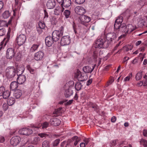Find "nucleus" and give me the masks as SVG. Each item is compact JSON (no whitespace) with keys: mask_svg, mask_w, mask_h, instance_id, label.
<instances>
[{"mask_svg":"<svg viewBox=\"0 0 147 147\" xmlns=\"http://www.w3.org/2000/svg\"><path fill=\"white\" fill-rule=\"evenodd\" d=\"M5 90V87L3 86H0V96H2Z\"/></svg>","mask_w":147,"mask_h":147,"instance_id":"49530a36","label":"nucleus"},{"mask_svg":"<svg viewBox=\"0 0 147 147\" xmlns=\"http://www.w3.org/2000/svg\"><path fill=\"white\" fill-rule=\"evenodd\" d=\"M49 125V123L47 122H45L42 124H39L38 125L33 124L32 125V127L34 128V129H35L36 132H37L38 129L41 126L42 128H46L48 127Z\"/></svg>","mask_w":147,"mask_h":147,"instance_id":"0eeeda50","label":"nucleus"},{"mask_svg":"<svg viewBox=\"0 0 147 147\" xmlns=\"http://www.w3.org/2000/svg\"><path fill=\"white\" fill-rule=\"evenodd\" d=\"M117 37L116 34L114 32L108 33L106 36V38L108 42L113 41L116 39Z\"/></svg>","mask_w":147,"mask_h":147,"instance_id":"9d476101","label":"nucleus"},{"mask_svg":"<svg viewBox=\"0 0 147 147\" xmlns=\"http://www.w3.org/2000/svg\"><path fill=\"white\" fill-rule=\"evenodd\" d=\"M54 41L53 38L50 36H47L45 39L46 44L48 47L51 46L53 44Z\"/></svg>","mask_w":147,"mask_h":147,"instance_id":"6ab92c4d","label":"nucleus"},{"mask_svg":"<svg viewBox=\"0 0 147 147\" xmlns=\"http://www.w3.org/2000/svg\"><path fill=\"white\" fill-rule=\"evenodd\" d=\"M95 47L96 48H106L109 46V42L105 38L98 39L95 41Z\"/></svg>","mask_w":147,"mask_h":147,"instance_id":"f03ea898","label":"nucleus"},{"mask_svg":"<svg viewBox=\"0 0 147 147\" xmlns=\"http://www.w3.org/2000/svg\"><path fill=\"white\" fill-rule=\"evenodd\" d=\"M63 15L65 16L66 18H67L69 17L71 15V11L69 10L66 9L63 12Z\"/></svg>","mask_w":147,"mask_h":147,"instance_id":"473e14b6","label":"nucleus"},{"mask_svg":"<svg viewBox=\"0 0 147 147\" xmlns=\"http://www.w3.org/2000/svg\"><path fill=\"white\" fill-rule=\"evenodd\" d=\"M26 37L24 34H21L17 37L16 40L17 44L18 45L21 46L25 43Z\"/></svg>","mask_w":147,"mask_h":147,"instance_id":"20e7f679","label":"nucleus"},{"mask_svg":"<svg viewBox=\"0 0 147 147\" xmlns=\"http://www.w3.org/2000/svg\"><path fill=\"white\" fill-rule=\"evenodd\" d=\"M127 33H130L131 32L134 30L135 29V27L131 24H128L127 26Z\"/></svg>","mask_w":147,"mask_h":147,"instance_id":"bb28decb","label":"nucleus"},{"mask_svg":"<svg viewBox=\"0 0 147 147\" xmlns=\"http://www.w3.org/2000/svg\"><path fill=\"white\" fill-rule=\"evenodd\" d=\"M31 125L32 129L29 128H23L20 129L19 131V134L22 135L28 136L32 134V133L34 132V134H36L37 132L36 131L35 129H34V128L32 127Z\"/></svg>","mask_w":147,"mask_h":147,"instance_id":"7ed1b4c3","label":"nucleus"},{"mask_svg":"<svg viewBox=\"0 0 147 147\" xmlns=\"http://www.w3.org/2000/svg\"><path fill=\"white\" fill-rule=\"evenodd\" d=\"M26 68L31 74H34L36 72V69L35 68V69L33 68L29 65L27 66Z\"/></svg>","mask_w":147,"mask_h":147,"instance_id":"c85d7f7f","label":"nucleus"},{"mask_svg":"<svg viewBox=\"0 0 147 147\" xmlns=\"http://www.w3.org/2000/svg\"><path fill=\"white\" fill-rule=\"evenodd\" d=\"M71 141L68 140L67 141H64L61 144V147H72V144L71 143Z\"/></svg>","mask_w":147,"mask_h":147,"instance_id":"5701e85b","label":"nucleus"},{"mask_svg":"<svg viewBox=\"0 0 147 147\" xmlns=\"http://www.w3.org/2000/svg\"><path fill=\"white\" fill-rule=\"evenodd\" d=\"M71 0H63L61 4L62 7L63 6L65 7H69L71 5Z\"/></svg>","mask_w":147,"mask_h":147,"instance_id":"4be33fe9","label":"nucleus"},{"mask_svg":"<svg viewBox=\"0 0 147 147\" xmlns=\"http://www.w3.org/2000/svg\"><path fill=\"white\" fill-rule=\"evenodd\" d=\"M75 88L77 91L80 90L81 88V83L80 82L76 83L75 84Z\"/></svg>","mask_w":147,"mask_h":147,"instance_id":"e433bc0d","label":"nucleus"},{"mask_svg":"<svg viewBox=\"0 0 147 147\" xmlns=\"http://www.w3.org/2000/svg\"><path fill=\"white\" fill-rule=\"evenodd\" d=\"M44 12L45 14L44 19H45L46 18L47 19L48 17L49 16L48 13L45 10H44Z\"/></svg>","mask_w":147,"mask_h":147,"instance_id":"bf43d9fd","label":"nucleus"},{"mask_svg":"<svg viewBox=\"0 0 147 147\" xmlns=\"http://www.w3.org/2000/svg\"><path fill=\"white\" fill-rule=\"evenodd\" d=\"M56 2L55 0H49L47 3V7L49 9L53 8L55 5Z\"/></svg>","mask_w":147,"mask_h":147,"instance_id":"f3484780","label":"nucleus"},{"mask_svg":"<svg viewBox=\"0 0 147 147\" xmlns=\"http://www.w3.org/2000/svg\"><path fill=\"white\" fill-rule=\"evenodd\" d=\"M141 144H142L144 147L147 146V141L143 139H141L140 141Z\"/></svg>","mask_w":147,"mask_h":147,"instance_id":"ea45409f","label":"nucleus"},{"mask_svg":"<svg viewBox=\"0 0 147 147\" xmlns=\"http://www.w3.org/2000/svg\"><path fill=\"white\" fill-rule=\"evenodd\" d=\"M138 62V59L136 58H135L132 61V63L134 64H136Z\"/></svg>","mask_w":147,"mask_h":147,"instance_id":"69168bd1","label":"nucleus"},{"mask_svg":"<svg viewBox=\"0 0 147 147\" xmlns=\"http://www.w3.org/2000/svg\"><path fill=\"white\" fill-rule=\"evenodd\" d=\"M22 95V91L20 90H16L14 94V96L16 98H20Z\"/></svg>","mask_w":147,"mask_h":147,"instance_id":"cd10ccee","label":"nucleus"},{"mask_svg":"<svg viewBox=\"0 0 147 147\" xmlns=\"http://www.w3.org/2000/svg\"><path fill=\"white\" fill-rule=\"evenodd\" d=\"M80 140V138L77 136H74L71 139L69 140L71 141V143L72 145L74 143V146H76Z\"/></svg>","mask_w":147,"mask_h":147,"instance_id":"412c9836","label":"nucleus"},{"mask_svg":"<svg viewBox=\"0 0 147 147\" xmlns=\"http://www.w3.org/2000/svg\"><path fill=\"white\" fill-rule=\"evenodd\" d=\"M75 77L78 78L79 81H83L86 80L88 77L86 74L82 73L80 71H78L76 74Z\"/></svg>","mask_w":147,"mask_h":147,"instance_id":"39448f33","label":"nucleus"},{"mask_svg":"<svg viewBox=\"0 0 147 147\" xmlns=\"http://www.w3.org/2000/svg\"><path fill=\"white\" fill-rule=\"evenodd\" d=\"M43 29H42V28H38L37 29V31L39 34H41L43 32Z\"/></svg>","mask_w":147,"mask_h":147,"instance_id":"680f3d73","label":"nucleus"},{"mask_svg":"<svg viewBox=\"0 0 147 147\" xmlns=\"http://www.w3.org/2000/svg\"><path fill=\"white\" fill-rule=\"evenodd\" d=\"M126 51H128L131 50L133 48V46L132 45H127L123 47Z\"/></svg>","mask_w":147,"mask_h":147,"instance_id":"4c0bfd02","label":"nucleus"},{"mask_svg":"<svg viewBox=\"0 0 147 147\" xmlns=\"http://www.w3.org/2000/svg\"><path fill=\"white\" fill-rule=\"evenodd\" d=\"M8 104L6 103H5L3 104V109L4 111L6 110L8 108Z\"/></svg>","mask_w":147,"mask_h":147,"instance_id":"4d7b16f0","label":"nucleus"},{"mask_svg":"<svg viewBox=\"0 0 147 147\" xmlns=\"http://www.w3.org/2000/svg\"><path fill=\"white\" fill-rule=\"evenodd\" d=\"M24 70V68L23 66H20L17 69V76L22 75Z\"/></svg>","mask_w":147,"mask_h":147,"instance_id":"a878e982","label":"nucleus"},{"mask_svg":"<svg viewBox=\"0 0 147 147\" xmlns=\"http://www.w3.org/2000/svg\"><path fill=\"white\" fill-rule=\"evenodd\" d=\"M38 135L41 138H46L48 136V134L45 133H40Z\"/></svg>","mask_w":147,"mask_h":147,"instance_id":"603ef678","label":"nucleus"},{"mask_svg":"<svg viewBox=\"0 0 147 147\" xmlns=\"http://www.w3.org/2000/svg\"><path fill=\"white\" fill-rule=\"evenodd\" d=\"M116 140H113L111 142V147L115 146L116 144Z\"/></svg>","mask_w":147,"mask_h":147,"instance_id":"13d9d810","label":"nucleus"},{"mask_svg":"<svg viewBox=\"0 0 147 147\" xmlns=\"http://www.w3.org/2000/svg\"><path fill=\"white\" fill-rule=\"evenodd\" d=\"M61 123V121L59 119L57 118L51 119L50 121V123L51 125L54 126L59 125Z\"/></svg>","mask_w":147,"mask_h":147,"instance_id":"dca6fc26","label":"nucleus"},{"mask_svg":"<svg viewBox=\"0 0 147 147\" xmlns=\"http://www.w3.org/2000/svg\"><path fill=\"white\" fill-rule=\"evenodd\" d=\"M92 83V79H90L88 80L87 82L86 85L87 86H89Z\"/></svg>","mask_w":147,"mask_h":147,"instance_id":"338daca9","label":"nucleus"},{"mask_svg":"<svg viewBox=\"0 0 147 147\" xmlns=\"http://www.w3.org/2000/svg\"><path fill=\"white\" fill-rule=\"evenodd\" d=\"M60 140L59 139L55 140L53 143V145L54 146H56L58 145L60 142Z\"/></svg>","mask_w":147,"mask_h":147,"instance_id":"37998d69","label":"nucleus"},{"mask_svg":"<svg viewBox=\"0 0 147 147\" xmlns=\"http://www.w3.org/2000/svg\"><path fill=\"white\" fill-rule=\"evenodd\" d=\"M83 69L84 71L86 73H91L92 71L91 68L88 66L84 67Z\"/></svg>","mask_w":147,"mask_h":147,"instance_id":"c756f323","label":"nucleus"},{"mask_svg":"<svg viewBox=\"0 0 147 147\" xmlns=\"http://www.w3.org/2000/svg\"><path fill=\"white\" fill-rule=\"evenodd\" d=\"M40 140V139L38 137H35L34 139V141L35 144H37Z\"/></svg>","mask_w":147,"mask_h":147,"instance_id":"6e6d98bb","label":"nucleus"},{"mask_svg":"<svg viewBox=\"0 0 147 147\" xmlns=\"http://www.w3.org/2000/svg\"><path fill=\"white\" fill-rule=\"evenodd\" d=\"M5 31L3 29H0V36H2L5 35Z\"/></svg>","mask_w":147,"mask_h":147,"instance_id":"5fc2aeb1","label":"nucleus"},{"mask_svg":"<svg viewBox=\"0 0 147 147\" xmlns=\"http://www.w3.org/2000/svg\"><path fill=\"white\" fill-rule=\"evenodd\" d=\"M15 55L14 50L12 48H9L7 50L6 57L7 59H10L13 58Z\"/></svg>","mask_w":147,"mask_h":147,"instance_id":"9b49d317","label":"nucleus"},{"mask_svg":"<svg viewBox=\"0 0 147 147\" xmlns=\"http://www.w3.org/2000/svg\"><path fill=\"white\" fill-rule=\"evenodd\" d=\"M44 56V54L43 52L39 51L35 53L34 59L37 61H41L43 59Z\"/></svg>","mask_w":147,"mask_h":147,"instance_id":"2eb2a0df","label":"nucleus"},{"mask_svg":"<svg viewBox=\"0 0 147 147\" xmlns=\"http://www.w3.org/2000/svg\"><path fill=\"white\" fill-rule=\"evenodd\" d=\"M38 26V28H42V29H44L45 27V24L44 23L41 22H39Z\"/></svg>","mask_w":147,"mask_h":147,"instance_id":"c03bdc74","label":"nucleus"},{"mask_svg":"<svg viewBox=\"0 0 147 147\" xmlns=\"http://www.w3.org/2000/svg\"><path fill=\"white\" fill-rule=\"evenodd\" d=\"M132 76V73H129V76L125 77L124 79V81H128L129 80L130 78H131Z\"/></svg>","mask_w":147,"mask_h":147,"instance_id":"3c124183","label":"nucleus"},{"mask_svg":"<svg viewBox=\"0 0 147 147\" xmlns=\"http://www.w3.org/2000/svg\"><path fill=\"white\" fill-rule=\"evenodd\" d=\"M50 142L47 140L44 141L42 144V147H50Z\"/></svg>","mask_w":147,"mask_h":147,"instance_id":"58836bf2","label":"nucleus"},{"mask_svg":"<svg viewBox=\"0 0 147 147\" xmlns=\"http://www.w3.org/2000/svg\"><path fill=\"white\" fill-rule=\"evenodd\" d=\"M21 141V138L18 136H13L11 139L10 143L13 146H16L18 145Z\"/></svg>","mask_w":147,"mask_h":147,"instance_id":"423d86ee","label":"nucleus"},{"mask_svg":"<svg viewBox=\"0 0 147 147\" xmlns=\"http://www.w3.org/2000/svg\"><path fill=\"white\" fill-rule=\"evenodd\" d=\"M80 22L83 24L84 25L85 23L89 22L90 21V17L85 15H82L79 18Z\"/></svg>","mask_w":147,"mask_h":147,"instance_id":"ddd939ff","label":"nucleus"},{"mask_svg":"<svg viewBox=\"0 0 147 147\" xmlns=\"http://www.w3.org/2000/svg\"><path fill=\"white\" fill-rule=\"evenodd\" d=\"M5 141V138L3 136H0V142L3 143Z\"/></svg>","mask_w":147,"mask_h":147,"instance_id":"e2e57ef3","label":"nucleus"},{"mask_svg":"<svg viewBox=\"0 0 147 147\" xmlns=\"http://www.w3.org/2000/svg\"><path fill=\"white\" fill-rule=\"evenodd\" d=\"M64 9V8L62 7H58L55 9L54 14L56 15H59L63 11Z\"/></svg>","mask_w":147,"mask_h":147,"instance_id":"b1692460","label":"nucleus"},{"mask_svg":"<svg viewBox=\"0 0 147 147\" xmlns=\"http://www.w3.org/2000/svg\"><path fill=\"white\" fill-rule=\"evenodd\" d=\"M18 83L16 81L12 82L10 86V89L11 90H13L16 89L18 87Z\"/></svg>","mask_w":147,"mask_h":147,"instance_id":"393cba45","label":"nucleus"},{"mask_svg":"<svg viewBox=\"0 0 147 147\" xmlns=\"http://www.w3.org/2000/svg\"><path fill=\"white\" fill-rule=\"evenodd\" d=\"M121 25V24H120L117 22L115 21L114 25V28L115 29L119 30L120 27Z\"/></svg>","mask_w":147,"mask_h":147,"instance_id":"a19ab883","label":"nucleus"},{"mask_svg":"<svg viewBox=\"0 0 147 147\" xmlns=\"http://www.w3.org/2000/svg\"><path fill=\"white\" fill-rule=\"evenodd\" d=\"M59 30H60V31H59V32H60V34H61V35L62 36L63 33V30H64V28H63V27L61 26Z\"/></svg>","mask_w":147,"mask_h":147,"instance_id":"052dcab7","label":"nucleus"},{"mask_svg":"<svg viewBox=\"0 0 147 147\" xmlns=\"http://www.w3.org/2000/svg\"><path fill=\"white\" fill-rule=\"evenodd\" d=\"M26 76L23 75H19L17 78V82L20 84H23L26 80Z\"/></svg>","mask_w":147,"mask_h":147,"instance_id":"a211bd4d","label":"nucleus"},{"mask_svg":"<svg viewBox=\"0 0 147 147\" xmlns=\"http://www.w3.org/2000/svg\"><path fill=\"white\" fill-rule=\"evenodd\" d=\"M16 70L14 67L10 66L7 67L5 70V74L8 78H13L16 75Z\"/></svg>","mask_w":147,"mask_h":147,"instance_id":"f257e3e1","label":"nucleus"},{"mask_svg":"<svg viewBox=\"0 0 147 147\" xmlns=\"http://www.w3.org/2000/svg\"><path fill=\"white\" fill-rule=\"evenodd\" d=\"M75 10L76 13L80 15H84L86 12L85 9L83 7L80 6L76 7L75 8Z\"/></svg>","mask_w":147,"mask_h":147,"instance_id":"4468645a","label":"nucleus"},{"mask_svg":"<svg viewBox=\"0 0 147 147\" xmlns=\"http://www.w3.org/2000/svg\"><path fill=\"white\" fill-rule=\"evenodd\" d=\"M7 104L9 106H11L13 105L15 102L14 98L11 97L7 100Z\"/></svg>","mask_w":147,"mask_h":147,"instance_id":"f704fd0d","label":"nucleus"},{"mask_svg":"<svg viewBox=\"0 0 147 147\" xmlns=\"http://www.w3.org/2000/svg\"><path fill=\"white\" fill-rule=\"evenodd\" d=\"M143 135L144 136L147 137V130H144L143 131Z\"/></svg>","mask_w":147,"mask_h":147,"instance_id":"774afa93","label":"nucleus"},{"mask_svg":"<svg viewBox=\"0 0 147 147\" xmlns=\"http://www.w3.org/2000/svg\"><path fill=\"white\" fill-rule=\"evenodd\" d=\"M70 42V39L69 36H64L61 39V44L62 46L68 45Z\"/></svg>","mask_w":147,"mask_h":147,"instance_id":"6e6552de","label":"nucleus"},{"mask_svg":"<svg viewBox=\"0 0 147 147\" xmlns=\"http://www.w3.org/2000/svg\"><path fill=\"white\" fill-rule=\"evenodd\" d=\"M10 94V93L9 91L7 90H5L2 96H3L4 99H6L9 96Z\"/></svg>","mask_w":147,"mask_h":147,"instance_id":"2f4dec72","label":"nucleus"},{"mask_svg":"<svg viewBox=\"0 0 147 147\" xmlns=\"http://www.w3.org/2000/svg\"><path fill=\"white\" fill-rule=\"evenodd\" d=\"M62 109V107H60L56 109H55L53 112V113L55 115V116H57L59 115H60L61 114V110Z\"/></svg>","mask_w":147,"mask_h":147,"instance_id":"7c9ffc66","label":"nucleus"},{"mask_svg":"<svg viewBox=\"0 0 147 147\" xmlns=\"http://www.w3.org/2000/svg\"><path fill=\"white\" fill-rule=\"evenodd\" d=\"M85 0H75L76 3L78 4H81L85 2Z\"/></svg>","mask_w":147,"mask_h":147,"instance_id":"864d4df0","label":"nucleus"},{"mask_svg":"<svg viewBox=\"0 0 147 147\" xmlns=\"http://www.w3.org/2000/svg\"><path fill=\"white\" fill-rule=\"evenodd\" d=\"M123 20V18L122 16H120L118 17L117 19L115 21L121 24V23H122Z\"/></svg>","mask_w":147,"mask_h":147,"instance_id":"a18cd8bd","label":"nucleus"},{"mask_svg":"<svg viewBox=\"0 0 147 147\" xmlns=\"http://www.w3.org/2000/svg\"><path fill=\"white\" fill-rule=\"evenodd\" d=\"M7 22L5 21L0 20V27H3L5 26L7 24Z\"/></svg>","mask_w":147,"mask_h":147,"instance_id":"8fccbe9b","label":"nucleus"},{"mask_svg":"<svg viewBox=\"0 0 147 147\" xmlns=\"http://www.w3.org/2000/svg\"><path fill=\"white\" fill-rule=\"evenodd\" d=\"M116 120V117L115 116L113 117L111 119V121L112 122H115Z\"/></svg>","mask_w":147,"mask_h":147,"instance_id":"0e129e2a","label":"nucleus"},{"mask_svg":"<svg viewBox=\"0 0 147 147\" xmlns=\"http://www.w3.org/2000/svg\"><path fill=\"white\" fill-rule=\"evenodd\" d=\"M119 31L120 32L124 33L125 34L127 33V27L126 24L124 23L121 24Z\"/></svg>","mask_w":147,"mask_h":147,"instance_id":"aec40b11","label":"nucleus"},{"mask_svg":"<svg viewBox=\"0 0 147 147\" xmlns=\"http://www.w3.org/2000/svg\"><path fill=\"white\" fill-rule=\"evenodd\" d=\"M143 71H140L137 73L136 76L135 78L137 80H138L140 79L142 77Z\"/></svg>","mask_w":147,"mask_h":147,"instance_id":"72a5a7b5","label":"nucleus"},{"mask_svg":"<svg viewBox=\"0 0 147 147\" xmlns=\"http://www.w3.org/2000/svg\"><path fill=\"white\" fill-rule=\"evenodd\" d=\"M62 35L60 34L59 30H55L54 31L52 34V37H51L54 42L58 41L60 37Z\"/></svg>","mask_w":147,"mask_h":147,"instance_id":"f8f14e48","label":"nucleus"},{"mask_svg":"<svg viewBox=\"0 0 147 147\" xmlns=\"http://www.w3.org/2000/svg\"><path fill=\"white\" fill-rule=\"evenodd\" d=\"M9 16V13L8 11H5L3 14V16L4 18H7Z\"/></svg>","mask_w":147,"mask_h":147,"instance_id":"79ce46f5","label":"nucleus"},{"mask_svg":"<svg viewBox=\"0 0 147 147\" xmlns=\"http://www.w3.org/2000/svg\"><path fill=\"white\" fill-rule=\"evenodd\" d=\"M92 108L94 109V111H95L96 112H98L99 111V108L97 105L95 104H92Z\"/></svg>","mask_w":147,"mask_h":147,"instance_id":"de8ad7c7","label":"nucleus"},{"mask_svg":"<svg viewBox=\"0 0 147 147\" xmlns=\"http://www.w3.org/2000/svg\"><path fill=\"white\" fill-rule=\"evenodd\" d=\"M38 45L36 44H34L33 45L30 49V52H34L38 49Z\"/></svg>","mask_w":147,"mask_h":147,"instance_id":"c9c22d12","label":"nucleus"},{"mask_svg":"<svg viewBox=\"0 0 147 147\" xmlns=\"http://www.w3.org/2000/svg\"><path fill=\"white\" fill-rule=\"evenodd\" d=\"M97 55H98V52L96 51H94L93 52V54L92 56L94 57V61H96V59L97 58Z\"/></svg>","mask_w":147,"mask_h":147,"instance_id":"09e8293b","label":"nucleus"},{"mask_svg":"<svg viewBox=\"0 0 147 147\" xmlns=\"http://www.w3.org/2000/svg\"><path fill=\"white\" fill-rule=\"evenodd\" d=\"M65 86H68V88L65 90L64 94L65 97L68 98L73 94V91L72 90V88L73 87V85H72L69 86L68 84H67Z\"/></svg>","mask_w":147,"mask_h":147,"instance_id":"1a4fd4ad","label":"nucleus"}]
</instances>
